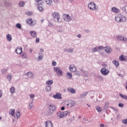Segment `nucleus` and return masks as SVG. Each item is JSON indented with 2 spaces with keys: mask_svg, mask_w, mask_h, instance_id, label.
Masks as SVG:
<instances>
[{
  "mask_svg": "<svg viewBox=\"0 0 127 127\" xmlns=\"http://www.w3.org/2000/svg\"><path fill=\"white\" fill-rule=\"evenodd\" d=\"M115 20L117 22H126L127 17L122 14H118L115 17Z\"/></svg>",
  "mask_w": 127,
  "mask_h": 127,
  "instance_id": "1",
  "label": "nucleus"
},
{
  "mask_svg": "<svg viewBox=\"0 0 127 127\" xmlns=\"http://www.w3.org/2000/svg\"><path fill=\"white\" fill-rule=\"evenodd\" d=\"M52 16H53L54 21L57 22L59 23L62 22V18H60V15L58 12H54L52 13Z\"/></svg>",
  "mask_w": 127,
  "mask_h": 127,
  "instance_id": "2",
  "label": "nucleus"
},
{
  "mask_svg": "<svg viewBox=\"0 0 127 127\" xmlns=\"http://www.w3.org/2000/svg\"><path fill=\"white\" fill-rule=\"evenodd\" d=\"M48 114L50 116V115H52L56 111V106L53 104H50L48 106Z\"/></svg>",
  "mask_w": 127,
  "mask_h": 127,
  "instance_id": "3",
  "label": "nucleus"
},
{
  "mask_svg": "<svg viewBox=\"0 0 127 127\" xmlns=\"http://www.w3.org/2000/svg\"><path fill=\"white\" fill-rule=\"evenodd\" d=\"M70 115V112L69 111H64V112H59L57 113V115L58 117H59L60 119L65 118L67 116Z\"/></svg>",
  "mask_w": 127,
  "mask_h": 127,
  "instance_id": "4",
  "label": "nucleus"
},
{
  "mask_svg": "<svg viewBox=\"0 0 127 127\" xmlns=\"http://www.w3.org/2000/svg\"><path fill=\"white\" fill-rule=\"evenodd\" d=\"M88 7L90 9V10H98L99 9L98 6H96V3L93 1L90 2L88 3Z\"/></svg>",
  "mask_w": 127,
  "mask_h": 127,
  "instance_id": "5",
  "label": "nucleus"
},
{
  "mask_svg": "<svg viewBox=\"0 0 127 127\" xmlns=\"http://www.w3.org/2000/svg\"><path fill=\"white\" fill-rule=\"evenodd\" d=\"M54 71L56 73L59 77H61L63 75V71L60 69V67L56 66L54 67Z\"/></svg>",
  "mask_w": 127,
  "mask_h": 127,
  "instance_id": "6",
  "label": "nucleus"
},
{
  "mask_svg": "<svg viewBox=\"0 0 127 127\" xmlns=\"http://www.w3.org/2000/svg\"><path fill=\"white\" fill-rule=\"evenodd\" d=\"M100 72L103 76H107V75H109V73H110V70L106 67H103L101 69Z\"/></svg>",
  "mask_w": 127,
  "mask_h": 127,
  "instance_id": "7",
  "label": "nucleus"
},
{
  "mask_svg": "<svg viewBox=\"0 0 127 127\" xmlns=\"http://www.w3.org/2000/svg\"><path fill=\"white\" fill-rule=\"evenodd\" d=\"M26 23H27V24H29L30 26H33L36 24V21L32 20V18H29L26 20Z\"/></svg>",
  "mask_w": 127,
  "mask_h": 127,
  "instance_id": "8",
  "label": "nucleus"
},
{
  "mask_svg": "<svg viewBox=\"0 0 127 127\" xmlns=\"http://www.w3.org/2000/svg\"><path fill=\"white\" fill-rule=\"evenodd\" d=\"M63 17L64 21H71L72 18L68 15L64 14L63 15Z\"/></svg>",
  "mask_w": 127,
  "mask_h": 127,
  "instance_id": "9",
  "label": "nucleus"
},
{
  "mask_svg": "<svg viewBox=\"0 0 127 127\" xmlns=\"http://www.w3.org/2000/svg\"><path fill=\"white\" fill-rule=\"evenodd\" d=\"M43 57H44V55L42 53H38V58H36L35 59L37 60L38 62H39V61H42L43 59Z\"/></svg>",
  "mask_w": 127,
  "mask_h": 127,
  "instance_id": "10",
  "label": "nucleus"
},
{
  "mask_svg": "<svg viewBox=\"0 0 127 127\" xmlns=\"http://www.w3.org/2000/svg\"><path fill=\"white\" fill-rule=\"evenodd\" d=\"M61 96V93H57L56 95H54L53 97L54 99H57V100H61V99H62V97Z\"/></svg>",
  "mask_w": 127,
  "mask_h": 127,
  "instance_id": "11",
  "label": "nucleus"
},
{
  "mask_svg": "<svg viewBox=\"0 0 127 127\" xmlns=\"http://www.w3.org/2000/svg\"><path fill=\"white\" fill-rule=\"evenodd\" d=\"M15 52L17 54H21L22 53V48L21 47H18L15 50Z\"/></svg>",
  "mask_w": 127,
  "mask_h": 127,
  "instance_id": "12",
  "label": "nucleus"
},
{
  "mask_svg": "<svg viewBox=\"0 0 127 127\" xmlns=\"http://www.w3.org/2000/svg\"><path fill=\"white\" fill-rule=\"evenodd\" d=\"M117 40L124 41V42H126V41H127V38H125V37L121 36V35L117 36Z\"/></svg>",
  "mask_w": 127,
  "mask_h": 127,
  "instance_id": "13",
  "label": "nucleus"
},
{
  "mask_svg": "<svg viewBox=\"0 0 127 127\" xmlns=\"http://www.w3.org/2000/svg\"><path fill=\"white\" fill-rule=\"evenodd\" d=\"M69 69L70 72H76L77 70V67H76V66L74 65H70Z\"/></svg>",
  "mask_w": 127,
  "mask_h": 127,
  "instance_id": "14",
  "label": "nucleus"
},
{
  "mask_svg": "<svg viewBox=\"0 0 127 127\" xmlns=\"http://www.w3.org/2000/svg\"><path fill=\"white\" fill-rule=\"evenodd\" d=\"M30 34L32 37H33V38H36L37 37V33L35 31H31L30 32Z\"/></svg>",
  "mask_w": 127,
  "mask_h": 127,
  "instance_id": "15",
  "label": "nucleus"
},
{
  "mask_svg": "<svg viewBox=\"0 0 127 127\" xmlns=\"http://www.w3.org/2000/svg\"><path fill=\"white\" fill-rule=\"evenodd\" d=\"M111 10H112V11H113V12H115V13H119L121 12L120 9H118L116 7H112L111 9Z\"/></svg>",
  "mask_w": 127,
  "mask_h": 127,
  "instance_id": "16",
  "label": "nucleus"
},
{
  "mask_svg": "<svg viewBox=\"0 0 127 127\" xmlns=\"http://www.w3.org/2000/svg\"><path fill=\"white\" fill-rule=\"evenodd\" d=\"M84 73V70L83 69H80L79 71H76L75 73V75H76L77 76H82Z\"/></svg>",
  "mask_w": 127,
  "mask_h": 127,
  "instance_id": "17",
  "label": "nucleus"
},
{
  "mask_svg": "<svg viewBox=\"0 0 127 127\" xmlns=\"http://www.w3.org/2000/svg\"><path fill=\"white\" fill-rule=\"evenodd\" d=\"M53 127V125L52 124V122L50 121H47L46 122V127Z\"/></svg>",
  "mask_w": 127,
  "mask_h": 127,
  "instance_id": "18",
  "label": "nucleus"
},
{
  "mask_svg": "<svg viewBox=\"0 0 127 127\" xmlns=\"http://www.w3.org/2000/svg\"><path fill=\"white\" fill-rule=\"evenodd\" d=\"M89 94V92H84L80 94V97L81 99H84L87 96V95Z\"/></svg>",
  "mask_w": 127,
  "mask_h": 127,
  "instance_id": "19",
  "label": "nucleus"
},
{
  "mask_svg": "<svg viewBox=\"0 0 127 127\" xmlns=\"http://www.w3.org/2000/svg\"><path fill=\"white\" fill-rule=\"evenodd\" d=\"M26 76H28L29 78H34V74L32 72H28L27 73H25Z\"/></svg>",
  "mask_w": 127,
  "mask_h": 127,
  "instance_id": "20",
  "label": "nucleus"
},
{
  "mask_svg": "<svg viewBox=\"0 0 127 127\" xmlns=\"http://www.w3.org/2000/svg\"><path fill=\"white\" fill-rule=\"evenodd\" d=\"M38 9L40 12L44 11V9L42 7V4H38Z\"/></svg>",
  "mask_w": 127,
  "mask_h": 127,
  "instance_id": "21",
  "label": "nucleus"
},
{
  "mask_svg": "<svg viewBox=\"0 0 127 127\" xmlns=\"http://www.w3.org/2000/svg\"><path fill=\"white\" fill-rule=\"evenodd\" d=\"M65 77L67 79L71 80V79H72V73L71 72H66Z\"/></svg>",
  "mask_w": 127,
  "mask_h": 127,
  "instance_id": "22",
  "label": "nucleus"
},
{
  "mask_svg": "<svg viewBox=\"0 0 127 127\" xmlns=\"http://www.w3.org/2000/svg\"><path fill=\"white\" fill-rule=\"evenodd\" d=\"M15 113V110L13 109H10V110L9 112V114L12 117H14V118H15V116H14V113Z\"/></svg>",
  "mask_w": 127,
  "mask_h": 127,
  "instance_id": "23",
  "label": "nucleus"
},
{
  "mask_svg": "<svg viewBox=\"0 0 127 127\" xmlns=\"http://www.w3.org/2000/svg\"><path fill=\"white\" fill-rule=\"evenodd\" d=\"M104 48H105V51H106V52H107L108 54L111 53V52L112 51V49L109 46H107V47H105Z\"/></svg>",
  "mask_w": 127,
  "mask_h": 127,
  "instance_id": "24",
  "label": "nucleus"
},
{
  "mask_svg": "<svg viewBox=\"0 0 127 127\" xmlns=\"http://www.w3.org/2000/svg\"><path fill=\"white\" fill-rule=\"evenodd\" d=\"M4 5L5 6H6L7 7H11V3H10L8 1H5L4 2Z\"/></svg>",
  "mask_w": 127,
  "mask_h": 127,
  "instance_id": "25",
  "label": "nucleus"
},
{
  "mask_svg": "<svg viewBox=\"0 0 127 127\" xmlns=\"http://www.w3.org/2000/svg\"><path fill=\"white\" fill-rule=\"evenodd\" d=\"M67 91H69L71 94H76V90L73 88H67Z\"/></svg>",
  "mask_w": 127,
  "mask_h": 127,
  "instance_id": "26",
  "label": "nucleus"
},
{
  "mask_svg": "<svg viewBox=\"0 0 127 127\" xmlns=\"http://www.w3.org/2000/svg\"><path fill=\"white\" fill-rule=\"evenodd\" d=\"M6 38L7 40V41L10 42L11 40H12V37H11V35L8 34L6 35Z\"/></svg>",
  "mask_w": 127,
  "mask_h": 127,
  "instance_id": "27",
  "label": "nucleus"
},
{
  "mask_svg": "<svg viewBox=\"0 0 127 127\" xmlns=\"http://www.w3.org/2000/svg\"><path fill=\"white\" fill-rule=\"evenodd\" d=\"M113 64L115 65L116 67H118V66H120V63H119L118 61H117L116 60H114L112 62Z\"/></svg>",
  "mask_w": 127,
  "mask_h": 127,
  "instance_id": "28",
  "label": "nucleus"
},
{
  "mask_svg": "<svg viewBox=\"0 0 127 127\" xmlns=\"http://www.w3.org/2000/svg\"><path fill=\"white\" fill-rule=\"evenodd\" d=\"M119 96H120L122 99L127 101V96L126 95H123L122 93H119Z\"/></svg>",
  "mask_w": 127,
  "mask_h": 127,
  "instance_id": "29",
  "label": "nucleus"
},
{
  "mask_svg": "<svg viewBox=\"0 0 127 127\" xmlns=\"http://www.w3.org/2000/svg\"><path fill=\"white\" fill-rule=\"evenodd\" d=\"M10 92L11 94H14L15 93V88L14 87L12 86L10 88Z\"/></svg>",
  "mask_w": 127,
  "mask_h": 127,
  "instance_id": "30",
  "label": "nucleus"
},
{
  "mask_svg": "<svg viewBox=\"0 0 127 127\" xmlns=\"http://www.w3.org/2000/svg\"><path fill=\"white\" fill-rule=\"evenodd\" d=\"M25 4V2L23 1H21L19 3V6H20V7H23V6H24Z\"/></svg>",
  "mask_w": 127,
  "mask_h": 127,
  "instance_id": "31",
  "label": "nucleus"
},
{
  "mask_svg": "<svg viewBox=\"0 0 127 127\" xmlns=\"http://www.w3.org/2000/svg\"><path fill=\"white\" fill-rule=\"evenodd\" d=\"M46 92H50L51 91V86L50 85H47L46 86Z\"/></svg>",
  "mask_w": 127,
  "mask_h": 127,
  "instance_id": "32",
  "label": "nucleus"
},
{
  "mask_svg": "<svg viewBox=\"0 0 127 127\" xmlns=\"http://www.w3.org/2000/svg\"><path fill=\"white\" fill-rule=\"evenodd\" d=\"M15 115L17 119H19L20 118V112L18 111H16Z\"/></svg>",
  "mask_w": 127,
  "mask_h": 127,
  "instance_id": "33",
  "label": "nucleus"
},
{
  "mask_svg": "<svg viewBox=\"0 0 127 127\" xmlns=\"http://www.w3.org/2000/svg\"><path fill=\"white\" fill-rule=\"evenodd\" d=\"M46 84L47 85H52V84H53V80H48L47 81H46Z\"/></svg>",
  "mask_w": 127,
  "mask_h": 127,
  "instance_id": "34",
  "label": "nucleus"
},
{
  "mask_svg": "<svg viewBox=\"0 0 127 127\" xmlns=\"http://www.w3.org/2000/svg\"><path fill=\"white\" fill-rule=\"evenodd\" d=\"M7 79L8 80L9 82H10L11 81V79H12V75L9 74L7 75Z\"/></svg>",
  "mask_w": 127,
  "mask_h": 127,
  "instance_id": "35",
  "label": "nucleus"
},
{
  "mask_svg": "<svg viewBox=\"0 0 127 127\" xmlns=\"http://www.w3.org/2000/svg\"><path fill=\"white\" fill-rule=\"evenodd\" d=\"M109 102H105L104 105V110H108V108H109Z\"/></svg>",
  "mask_w": 127,
  "mask_h": 127,
  "instance_id": "36",
  "label": "nucleus"
},
{
  "mask_svg": "<svg viewBox=\"0 0 127 127\" xmlns=\"http://www.w3.org/2000/svg\"><path fill=\"white\" fill-rule=\"evenodd\" d=\"M32 108H33V101H32L31 102V103H30L29 104V109L31 110V109H32Z\"/></svg>",
  "mask_w": 127,
  "mask_h": 127,
  "instance_id": "37",
  "label": "nucleus"
},
{
  "mask_svg": "<svg viewBox=\"0 0 127 127\" xmlns=\"http://www.w3.org/2000/svg\"><path fill=\"white\" fill-rule=\"evenodd\" d=\"M96 110L98 113H101L102 112V108L99 106L96 107Z\"/></svg>",
  "mask_w": 127,
  "mask_h": 127,
  "instance_id": "38",
  "label": "nucleus"
},
{
  "mask_svg": "<svg viewBox=\"0 0 127 127\" xmlns=\"http://www.w3.org/2000/svg\"><path fill=\"white\" fill-rule=\"evenodd\" d=\"M74 52V49L72 48H69L68 49V53H72Z\"/></svg>",
  "mask_w": 127,
  "mask_h": 127,
  "instance_id": "39",
  "label": "nucleus"
},
{
  "mask_svg": "<svg viewBox=\"0 0 127 127\" xmlns=\"http://www.w3.org/2000/svg\"><path fill=\"white\" fill-rule=\"evenodd\" d=\"M98 50H99V48H98V47H95L94 48V49H93L92 50V53H94L95 52H97V51H98Z\"/></svg>",
  "mask_w": 127,
  "mask_h": 127,
  "instance_id": "40",
  "label": "nucleus"
},
{
  "mask_svg": "<svg viewBox=\"0 0 127 127\" xmlns=\"http://www.w3.org/2000/svg\"><path fill=\"white\" fill-rule=\"evenodd\" d=\"M46 2L47 4H48L49 5H51V3H52V0H46Z\"/></svg>",
  "mask_w": 127,
  "mask_h": 127,
  "instance_id": "41",
  "label": "nucleus"
},
{
  "mask_svg": "<svg viewBox=\"0 0 127 127\" xmlns=\"http://www.w3.org/2000/svg\"><path fill=\"white\" fill-rule=\"evenodd\" d=\"M16 27H17V28H18V29H21V24H20V23H17L16 24Z\"/></svg>",
  "mask_w": 127,
  "mask_h": 127,
  "instance_id": "42",
  "label": "nucleus"
},
{
  "mask_svg": "<svg viewBox=\"0 0 127 127\" xmlns=\"http://www.w3.org/2000/svg\"><path fill=\"white\" fill-rule=\"evenodd\" d=\"M7 72V69H3L1 70V74H5Z\"/></svg>",
  "mask_w": 127,
  "mask_h": 127,
  "instance_id": "43",
  "label": "nucleus"
},
{
  "mask_svg": "<svg viewBox=\"0 0 127 127\" xmlns=\"http://www.w3.org/2000/svg\"><path fill=\"white\" fill-rule=\"evenodd\" d=\"M25 14L26 15H29V16H30V15H32V14H33V13L32 12L28 11L26 12Z\"/></svg>",
  "mask_w": 127,
  "mask_h": 127,
  "instance_id": "44",
  "label": "nucleus"
},
{
  "mask_svg": "<svg viewBox=\"0 0 127 127\" xmlns=\"http://www.w3.org/2000/svg\"><path fill=\"white\" fill-rule=\"evenodd\" d=\"M119 60L120 61H125V60H126V59L124 58V56H121L119 57Z\"/></svg>",
  "mask_w": 127,
  "mask_h": 127,
  "instance_id": "45",
  "label": "nucleus"
},
{
  "mask_svg": "<svg viewBox=\"0 0 127 127\" xmlns=\"http://www.w3.org/2000/svg\"><path fill=\"white\" fill-rule=\"evenodd\" d=\"M38 4H42V0H35Z\"/></svg>",
  "mask_w": 127,
  "mask_h": 127,
  "instance_id": "46",
  "label": "nucleus"
},
{
  "mask_svg": "<svg viewBox=\"0 0 127 127\" xmlns=\"http://www.w3.org/2000/svg\"><path fill=\"white\" fill-rule=\"evenodd\" d=\"M22 58L24 59H27V56H26V54L24 53L22 55Z\"/></svg>",
  "mask_w": 127,
  "mask_h": 127,
  "instance_id": "47",
  "label": "nucleus"
},
{
  "mask_svg": "<svg viewBox=\"0 0 127 127\" xmlns=\"http://www.w3.org/2000/svg\"><path fill=\"white\" fill-rule=\"evenodd\" d=\"M97 78L99 79V80H104V77H103V76L100 75H97Z\"/></svg>",
  "mask_w": 127,
  "mask_h": 127,
  "instance_id": "48",
  "label": "nucleus"
},
{
  "mask_svg": "<svg viewBox=\"0 0 127 127\" xmlns=\"http://www.w3.org/2000/svg\"><path fill=\"white\" fill-rule=\"evenodd\" d=\"M122 123H123V124H124L125 125H127V119L122 120Z\"/></svg>",
  "mask_w": 127,
  "mask_h": 127,
  "instance_id": "49",
  "label": "nucleus"
},
{
  "mask_svg": "<svg viewBox=\"0 0 127 127\" xmlns=\"http://www.w3.org/2000/svg\"><path fill=\"white\" fill-rule=\"evenodd\" d=\"M83 75H84V76L85 77H88V72H87V71H86L83 70Z\"/></svg>",
  "mask_w": 127,
  "mask_h": 127,
  "instance_id": "50",
  "label": "nucleus"
},
{
  "mask_svg": "<svg viewBox=\"0 0 127 127\" xmlns=\"http://www.w3.org/2000/svg\"><path fill=\"white\" fill-rule=\"evenodd\" d=\"M98 50H102V49H104V47H103L102 46H99L98 47Z\"/></svg>",
  "mask_w": 127,
  "mask_h": 127,
  "instance_id": "51",
  "label": "nucleus"
},
{
  "mask_svg": "<svg viewBox=\"0 0 127 127\" xmlns=\"http://www.w3.org/2000/svg\"><path fill=\"white\" fill-rule=\"evenodd\" d=\"M48 26H49L50 27H52V26H53V24L52 22H49Z\"/></svg>",
  "mask_w": 127,
  "mask_h": 127,
  "instance_id": "52",
  "label": "nucleus"
},
{
  "mask_svg": "<svg viewBox=\"0 0 127 127\" xmlns=\"http://www.w3.org/2000/svg\"><path fill=\"white\" fill-rule=\"evenodd\" d=\"M119 107H120V108H124V103H119Z\"/></svg>",
  "mask_w": 127,
  "mask_h": 127,
  "instance_id": "53",
  "label": "nucleus"
},
{
  "mask_svg": "<svg viewBox=\"0 0 127 127\" xmlns=\"http://www.w3.org/2000/svg\"><path fill=\"white\" fill-rule=\"evenodd\" d=\"M52 64L53 66H56V65H57V63H56V62L54 61L52 62Z\"/></svg>",
  "mask_w": 127,
  "mask_h": 127,
  "instance_id": "54",
  "label": "nucleus"
},
{
  "mask_svg": "<svg viewBox=\"0 0 127 127\" xmlns=\"http://www.w3.org/2000/svg\"><path fill=\"white\" fill-rule=\"evenodd\" d=\"M35 97V95L34 94H30V99H33Z\"/></svg>",
  "mask_w": 127,
  "mask_h": 127,
  "instance_id": "55",
  "label": "nucleus"
},
{
  "mask_svg": "<svg viewBox=\"0 0 127 127\" xmlns=\"http://www.w3.org/2000/svg\"><path fill=\"white\" fill-rule=\"evenodd\" d=\"M39 41H40V39H39V38H37L36 39V43H38L39 42Z\"/></svg>",
  "mask_w": 127,
  "mask_h": 127,
  "instance_id": "56",
  "label": "nucleus"
},
{
  "mask_svg": "<svg viewBox=\"0 0 127 127\" xmlns=\"http://www.w3.org/2000/svg\"><path fill=\"white\" fill-rule=\"evenodd\" d=\"M84 31L85 33H89V32H90V31L89 30V29H85L84 30Z\"/></svg>",
  "mask_w": 127,
  "mask_h": 127,
  "instance_id": "57",
  "label": "nucleus"
},
{
  "mask_svg": "<svg viewBox=\"0 0 127 127\" xmlns=\"http://www.w3.org/2000/svg\"><path fill=\"white\" fill-rule=\"evenodd\" d=\"M2 97V92L1 91V90H0V98H1Z\"/></svg>",
  "mask_w": 127,
  "mask_h": 127,
  "instance_id": "58",
  "label": "nucleus"
},
{
  "mask_svg": "<svg viewBox=\"0 0 127 127\" xmlns=\"http://www.w3.org/2000/svg\"><path fill=\"white\" fill-rule=\"evenodd\" d=\"M64 52H68V49L65 48L64 49Z\"/></svg>",
  "mask_w": 127,
  "mask_h": 127,
  "instance_id": "59",
  "label": "nucleus"
},
{
  "mask_svg": "<svg viewBox=\"0 0 127 127\" xmlns=\"http://www.w3.org/2000/svg\"><path fill=\"white\" fill-rule=\"evenodd\" d=\"M44 52V50L43 49H40V52Z\"/></svg>",
  "mask_w": 127,
  "mask_h": 127,
  "instance_id": "60",
  "label": "nucleus"
},
{
  "mask_svg": "<svg viewBox=\"0 0 127 127\" xmlns=\"http://www.w3.org/2000/svg\"><path fill=\"white\" fill-rule=\"evenodd\" d=\"M61 110H62V111H64V110H65V107H61Z\"/></svg>",
  "mask_w": 127,
  "mask_h": 127,
  "instance_id": "61",
  "label": "nucleus"
},
{
  "mask_svg": "<svg viewBox=\"0 0 127 127\" xmlns=\"http://www.w3.org/2000/svg\"><path fill=\"white\" fill-rule=\"evenodd\" d=\"M100 127H105V125L101 124H100Z\"/></svg>",
  "mask_w": 127,
  "mask_h": 127,
  "instance_id": "62",
  "label": "nucleus"
},
{
  "mask_svg": "<svg viewBox=\"0 0 127 127\" xmlns=\"http://www.w3.org/2000/svg\"><path fill=\"white\" fill-rule=\"evenodd\" d=\"M119 77H124V75L122 74H119Z\"/></svg>",
  "mask_w": 127,
  "mask_h": 127,
  "instance_id": "63",
  "label": "nucleus"
},
{
  "mask_svg": "<svg viewBox=\"0 0 127 127\" xmlns=\"http://www.w3.org/2000/svg\"><path fill=\"white\" fill-rule=\"evenodd\" d=\"M71 103H71L72 104V106H74L75 105V102H74L72 101Z\"/></svg>",
  "mask_w": 127,
  "mask_h": 127,
  "instance_id": "64",
  "label": "nucleus"
}]
</instances>
